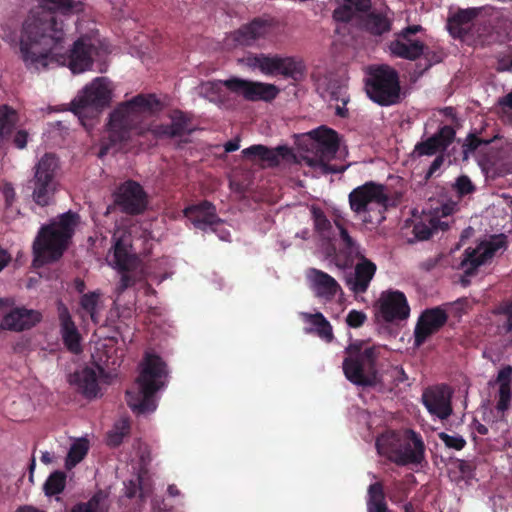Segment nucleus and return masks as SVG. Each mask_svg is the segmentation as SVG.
Segmentation results:
<instances>
[{"label": "nucleus", "mask_w": 512, "mask_h": 512, "mask_svg": "<svg viewBox=\"0 0 512 512\" xmlns=\"http://www.w3.org/2000/svg\"><path fill=\"white\" fill-rule=\"evenodd\" d=\"M66 31L55 23L39 22L32 16L19 39L22 61L29 70L40 71L54 66L67 67L73 74L90 71L95 60L109 52L108 46L94 28L80 33L64 52Z\"/></svg>", "instance_id": "f257e3e1"}, {"label": "nucleus", "mask_w": 512, "mask_h": 512, "mask_svg": "<svg viewBox=\"0 0 512 512\" xmlns=\"http://www.w3.org/2000/svg\"><path fill=\"white\" fill-rule=\"evenodd\" d=\"M160 106L153 94H139L118 104L109 115L99 157H104L111 147L127 142L132 135H144L151 131L156 137H172L192 131L186 115L180 111L173 112L170 125H145L144 119L159 111Z\"/></svg>", "instance_id": "f03ea898"}, {"label": "nucleus", "mask_w": 512, "mask_h": 512, "mask_svg": "<svg viewBox=\"0 0 512 512\" xmlns=\"http://www.w3.org/2000/svg\"><path fill=\"white\" fill-rule=\"evenodd\" d=\"M168 382V370L163 360L146 353L139 365V376L134 386L126 392L129 407L138 414L154 412L157 408L156 393Z\"/></svg>", "instance_id": "7ed1b4c3"}, {"label": "nucleus", "mask_w": 512, "mask_h": 512, "mask_svg": "<svg viewBox=\"0 0 512 512\" xmlns=\"http://www.w3.org/2000/svg\"><path fill=\"white\" fill-rule=\"evenodd\" d=\"M78 222L79 216L69 211L40 228L33 242V262L36 267L57 261L63 255Z\"/></svg>", "instance_id": "20e7f679"}, {"label": "nucleus", "mask_w": 512, "mask_h": 512, "mask_svg": "<svg viewBox=\"0 0 512 512\" xmlns=\"http://www.w3.org/2000/svg\"><path fill=\"white\" fill-rule=\"evenodd\" d=\"M298 145L306 151H315L313 157L304 156L303 165L309 170L305 171L312 177H319L329 173H341L346 167L330 165L329 161L340 151V139L332 129L319 127L298 137Z\"/></svg>", "instance_id": "39448f33"}, {"label": "nucleus", "mask_w": 512, "mask_h": 512, "mask_svg": "<svg viewBox=\"0 0 512 512\" xmlns=\"http://www.w3.org/2000/svg\"><path fill=\"white\" fill-rule=\"evenodd\" d=\"M131 248V234L125 229L117 228L113 234V246L107 256V262L113 269L122 273L116 288L118 294L133 285L136 280L145 278L147 274Z\"/></svg>", "instance_id": "423d86ee"}, {"label": "nucleus", "mask_w": 512, "mask_h": 512, "mask_svg": "<svg viewBox=\"0 0 512 512\" xmlns=\"http://www.w3.org/2000/svg\"><path fill=\"white\" fill-rule=\"evenodd\" d=\"M131 248V234L125 229L117 228L113 234V246L107 256V262L113 269L122 273L116 288L118 294L133 285L136 280L145 278L147 274Z\"/></svg>", "instance_id": "0eeeda50"}, {"label": "nucleus", "mask_w": 512, "mask_h": 512, "mask_svg": "<svg viewBox=\"0 0 512 512\" xmlns=\"http://www.w3.org/2000/svg\"><path fill=\"white\" fill-rule=\"evenodd\" d=\"M380 455L398 465L418 464L424 457V443L420 435L412 430L386 431L376 440Z\"/></svg>", "instance_id": "6e6552de"}, {"label": "nucleus", "mask_w": 512, "mask_h": 512, "mask_svg": "<svg viewBox=\"0 0 512 512\" xmlns=\"http://www.w3.org/2000/svg\"><path fill=\"white\" fill-rule=\"evenodd\" d=\"M112 93V82L107 77H96L72 100V111L86 129L93 126L94 119L110 104Z\"/></svg>", "instance_id": "1a4fd4ad"}, {"label": "nucleus", "mask_w": 512, "mask_h": 512, "mask_svg": "<svg viewBox=\"0 0 512 512\" xmlns=\"http://www.w3.org/2000/svg\"><path fill=\"white\" fill-rule=\"evenodd\" d=\"M382 348L357 342L347 347L348 356L343 362L346 378L360 386L372 385L376 380V361L381 356Z\"/></svg>", "instance_id": "9d476101"}, {"label": "nucleus", "mask_w": 512, "mask_h": 512, "mask_svg": "<svg viewBox=\"0 0 512 512\" xmlns=\"http://www.w3.org/2000/svg\"><path fill=\"white\" fill-rule=\"evenodd\" d=\"M351 209L369 223H381L389 205V195L384 185L367 182L349 194Z\"/></svg>", "instance_id": "9b49d317"}, {"label": "nucleus", "mask_w": 512, "mask_h": 512, "mask_svg": "<svg viewBox=\"0 0 512 512\" xmlns=\"http://www.w3.org/2000/svg\"><path fill=\"white\" fill-rule=\"evenodd\" d=\"M59 172L60 162L55 154L45 153L36 161L30 183L32 199L37 205L44 207L53 202L60 188Z\"/></svg>", "instance_id": "f8f14e48"}, {"label": "nucleus", "mask_w": 512, "mask_h": 512, "mask_svg": "<svg viewBox=\"0 0 512 512\" xmlns=\"http://www.w3.org/2000/svg\"><path fill=\"white\" fill-rule=\"evenodd\" d=\"M343 249L350 261L358 260L354 270L346 277V285L354 294L365 293L376 273L375 263L367 259L362 248L352 239L346 229L337 224Z\"/></svg>", "instance_id": "ddd939ff"}, {"label": "nucleus", "mask_w": 512, "mask_h": 512, "mask_svg": "<svg viewBox=\"0 0 512 512\" xmlns=\"http://www.w3.org/2000/svg\"><path fill=\"white\" fill-rule=\"evenodd\" d=\"M366 92L371 100L380 105L397 103L400 98V86L396 71L386 65L370 67L366 79Z\"/></svg>", "instance_id": "4468645a"}, {"label": "nucleus", "mask_w": 512, "mask_h": 512, "mask_svg": "<svg viewBox=\"0 0 512 512\" xmlns=\"http://www.w3.org/2000/svg\"><path fill=\"white\" fill-rule=\"evenodd\" d=\"M457 210V202L448 200L439 207L423 211L419 220L413 224L414 237L409 239V242L427 240L434 232L445 230L450 223L451 216Z\"/></svg>", "instance_id": "2eb2a0df"}, {"label": "nucleus", "mask_w": 512, "mask_h": 512, "mask_svg": "<svg viewBox=\"0 0 512 512\" xmlns=\"http://www.w3.org/2000/svg\"><path fill=\"white\" fill-rule=\"evenodd\" d=\"M505 248V237L493 235L465 249L459 269L465 276L472 275L480 266L490 262L497 252Z\"/></svg>", "instance_id": "dca6fc26"}, {"label": "nucleus", "mask_w": 512, "mask_h": 512, "mask_svg": "<svg viewBox=\"0 0 512 512\" xmlns=\"http://www.w3.org/2000/svg\"><path fill=\"white\" fill-rule=\"evenodd\" d=\"M95 367H85L76 371L70 377V382L87 398H96L100 395L99 377L105 374V369L115 366L116 360L110 361V356L105 358L99 352L93 353Z\"/></svg>", "instance_id": "f3484780"}, {"label": "nucleus", "mask_w": 512, "mask_h": 512, "mask_svg": "<svg viewBox=\"0 0 512 512\" xmlns=\"http://www.w3.org/2000/svg\"><path fill=\"white\" fill-rule=\"evenodd\" d=\"M38 5L29 11V14L23 22L19 39L23 36L25 26L32 16L39 19V22L55 23L57 26L64 27L62 20L58 21L55 14L70 16L83 10V4L77 0H37Z\"/></svg>", "instance_id": "a211bd4d"}, {"label": "nucleus", "mask_w": 512, "mask_h": 512, "mask_svg": "<svg viewBox=\"0 0 512 512\" xmlns=\"http://www.w3.org/2000/svg\"><path fill=\"white\" fill-rule=\"evenodd\" d=\"M463 154L466 159L475 156L478 164L486 171L495 166L503 157L495 141L494 144H491V140H482L474 135L465 140Z\"/></svg>", "instance_id": "6ab92c4d"}, {"label": "nucleus", "mask_w": 512, "mask_h": 512, "mask_svg": "<svg viewBox=\"0 0 512 512\" xmlns=\"http://www.w3.org/2000/svg\"><path fill=\"white\" fill-rule=\"evenodd\" d=\"M422 29L420 25H413L403 29L395 40L389 44V51L392 55L408 60H415L423 54L424 44L415 37V34Z\"/></svg>", "instance_id": "aec40b11"}, {"label": "nucleus", "mask_w": 512, "mask_h": 512, "mask_svg": "<svg viewBox=\"0 0 512 512\" xmlns=\"http://www.w3.org/2000/svg\"><path fill=\"white\" fill-rule=\"evenodd\" d=\"M377 306L379 315L386 322L404 320L410 314L406 296L398 290L383 291L378 299Z\"/></svg>", "instance_id": "412c9836"}, {"label": "nucleus", "mask_w": 512, "mask_h": 512, "mask_svg": "<svg viewBox=\"0 0 512 512\" xmlns=\"http://www.w3.org/2000/svg\"><path fill=\"white\" fill-rule=\"evenodd\" d=\"M452 391L445 385H436L424 390L422 403L430 415L439 420H446L452 414Z\"/></svg>", "instance_id": "4be33fe9"}, {"label": "nucleus", "mask_w": 512, "mask_h": 512, "mask_svg": "<svg viewBox=\"0 0 512 512\" xmlns=\"http://www.w3.org/2000/svg\"><path fill=\"white\" fill-rule=\"evenodd\" d=\"M226 84L229 90L243 95L244 98L250 101H270L279 92V89L273 84L246 81L239 78L228 79Z\"/></svg>", "instance_id": "5701e85b"}, {"label": "nucleus", "mask_w": 512, "mask_h": 512, "mask_svg": "<svg viewBox=\"0 0 512 512\" xmlns=\"http://www.w3.org/2000/svg\"><path fill=\"white\" fill-rule=\"evenodd\" d=\"M115 203L129 214L141 213L147 206L143 188L134 181H127L117 189Z\"/></svg>", "instance_id": "b1692460"}, {"label": "nucleus", "mask_w": 512, "mask_h": 512, "mask_svg": "<svg viewBox=\"0 0 512 512\" xmlns=\"http://www.w3.org/2000/svg\"><path fill=\"white\" fill-rule=\"evenodd\" d=\"M4 315L2 328L14 331L29 329L40 322L41 313L26 308H15L7 312V301L0 299V316Z\"/></svg>", "instance_id": "393cba45"}, {"label": "nucleus", "mask_w": 512, "mask_h": 512, "mask_svg": "<svg viewBox=\"0 0 512 512\" xmlns=\"http://www.w3.org/2000/svg\"><path fill=\"white\" fill-rule=\"evenodd\" d=\"M306 279L314 295L325 301H330L342 290L332 276L316 268L306 271Z\"/></svg>", "instance_id": "a878e982"}, {"label": "nucleus", "mask_w": 512, "mask_h": 512, "mask_svg": "<svg viewBox=\"0 0 512 512\" xmlns=\"http://www.w3.org/2000/svg\"><path fill=\"white\" fill-rule=\"evenodd\" d=\"M446 319L445 311L440 308L426 310L419 318L415 327V345H422L431 334L436 332L446 322Z\"/></svg>", "instance_id": "bb28decb"}, {"label": "nucleus", "mask_w": 512, "mask_h": 512, "mask_svg": "<svg viewBox=\"0 0 512 512\" xmlns=\"http://www.w3.org/2000/svg\"><path fill=\"white\" fill-rule=\"evenodd\" d=\"M58 314L60 320V333L66 348L74 353L78 354L82 351L81 336L77 327L71 319V315L67 307L59 303Z\"/></svg>", "instance_id": "cd10ccee"}, {"label": "nucleus", "mask_w": 512, "mask_h": 512, "mask_svg": "<svg viewBox=\"0 0 512 512\" xmlns=\"http://www.w3.org/2000/svg\"><path fill=\"white\" fill-rule=\"evenodd\" d=\"M455 132L449 126L442 127L439 132L426 141L415 146L414 153L418 156H432L444 151L454 138Z\"/></svg>", "instance_id": "c85d7f7f"}, {"label": "nucleus", "mask_w": 512, "mask_h": 512, "mask_svg": "<svg viewBox=\"0 0 512 512\" xmlns=\"http://www.w3.org/2000/svg\"><path fill=\"white\" fill-rule=\"evenodd\" d=\"M184 214L196 228L205 232H207L208 228L212 227L214 224H219V218L216 216L215 207L207 201L187 207L184 210Z\"/></svg>", "instance_id": "c756f323"}, {"label": "nucleus", "mask_w": 512, "mask_h": 512, "mask_svg": "<svg viewBox=\"0 0 512 512\" xmlns=\"http://www.w3.org/2000/svg\"><path fill=\"white\" fill-rule=\"evenodd\" d=\"M271 31V25L264 20H254L234 33V40L239 45H253L264 39Z\"/></svg>", "instance_id": "7c9ffc66"}, {"label": "nucleus", "mask_w": 512, "mask_h": 512, "mask_svg": "<svg viewBox=\"0 0 512 512\" xmlns=\"http://www.w3.org/2000/svg\"><path fill=\"white\" fill-rule=\"evenodd\" d=\"M478 14L476 8L460 10L452 15L447 22V28L453 37L464 38L470 31L473 19Z\"/></svg>", "instance_id": "2f4dec72"}, {"label": "nucleus", "mask_w": 512, "mask_h": 512, "mask_svg": "<svg viewBox=\"0 0 512 512\" xmlns=\"http://www.w3.org/2000/svg\"><path fill=\"white\" fill-rule=\"evenodd\" d=\"M316 86L322 98L340 100L343 104L347 103L344 80L332 75L325 76L317 80Z\"/></svg>", "instance_id": "473e14b6"}, {"label": "nucleus", "mask_w": 512, "mask_h": 512, "mask_svg": "<svg viewBox=\"0 0 512 512\" xmlns=\"http://www.w3.org/2000/svg\"><path fill=\"white\" fill-rule=\"evenodd\" d=\"M512 366L507 365L498 371L495 384L498 385V401L496 408L498 411L504 412L510 405L512 396Z\"/></svg>", "instance_id": "72a5a7b5"}, {"label": "nucleus", "mask_w": 512, "mask_h": 512, "mask_svg": "<svg viewBox=\"0 0 512 512\" xmlns=\"http://www.w3.org/2000/svg\"><path fill=\"white\" fill-rule=\"evenodd\" d=\"M371 5L370 0H343V4L334 11V19L349 22L354 18L362 19V13Z\"/></svg>", "instance_id": "f704fd0d"}, {"label": "nucleus", "mask_w": 512, "mask_h": 512, "mask_svg": "<svg viewBox=\"0 0 512 512\" xmlns=\"http://www.w3.org/2000/svg\"><path fill=\"white\" fill-rule=\"evenodd\" d=\"M303 321L309 325L307 332H315L320 338L329 342L333 338L332 326L323 316L322 313L310 314L306 312L300 313Z\"/></svg>", "instance_id": "c9c22d12"}, {"label": "nucleus", "mask_w": 512, "mask_h": 512, "mask_svg": "<svg viewBox=\"0 0 512 512\" xmlns=\"http://www.w3.org/2000/svg\"><path fill=\"white\" fill-rule=\"evenodd\" d=\"M278 74L292 78L296 81L301 80L304 76V62L292 56L277 55Z\"/></svg>", "instance_id": "e433bc0d"}, {"label": "nucleus", "mask_w": 512, "mask_h": 512, "mask_svg": "<svg viewBox=\"0 0 512 512\" xmlns=\"http://www.w3.org/2000/svg\"><path fill=\"white\" fill-rule=\"evenodd\" d=\"M226 89H229L225 81H207L198 87V93L201 97L210 102L223 103L226 99Z\"/></svg>", "instance_id": "4c0bfd02"}, {"label": "nucleus", "mask_w": 512, "mask_h": 512, "mask_svg": "<svg viewBox=\"0 0 512 512\" xmlns=\"http://www.w3.org/2000/svg\"><path fill=\"white\" fill-rule=\"evenodd\" d=\"M246 64L253 69H259L264 75H278L277 55L258 54L249 56L246 58Z\"/></svg>", "instance_id": "58836bf2"}, {"label": "nucleus", "mask_w": 512, "mask_h": 512, "mask_svg": "<svg viewBox=\"0 0 512 512\" xmlns=\"http://www.w3.org/2000/svg\"><path fill=\"white\" fill-rule=\"evenodd\" d=\"M18 122L17 112L7 105L0 107V147L11 137Z\"/></svg>", "instance_id": "ea45409f"}, {"label": "nucleus", "mask_w": 512, "mask_h": 512, "mask_svg": "<svg viewBox=\"0 0 512 512\" xmlns=\"http://www.w3.org/2000/svg\"><path fill=\"white\" fill-rule=\"evenodd\" d=\"M367 511L368 512H389L383 486L375 482L368 487L367 492Z\"/></svg>", "instance_id": "a19ab883"}, {"label": "nucleus", "mask_w": 512, "mask_h": 512, "mask_svg": "<svg viewBox=\"0 0 512 512\" xmlns=\"http://www.w3.org/2000/svg\"><path fill=\"white\" fill-rule=\"evenodd\" d=\"M80 306L94 323H98L99 313L103 308L100 291L97 290L83 294L80 299Z\"/></svg>", "instance_id": "79ce46f5"}, {"label": "nucleus", "mask_w": 512, "mask_h": 512, "mask_svg": "<svg viewBox=\"0 0 512 512\" xmlns=\"http://www.w3.org/2000/svg\"><path fill=\"white\" fill-rule=\"evenodd\" d=\"M89 450V442L86 438H79L75 440L68 452L65 467L67 469H72L79 462L83 460Z\"/></svg>", "instance_id": "37998d69"}, {"label": "nucleus", "mask_w": 512, "mask_h": 512, "mask_svg": "<svg viewBox=\"0 0 512 512\" xmlns=\"http://www.w3.org/2000/svg\"><path fill=\"white\" fill-rule=\"evenodd\" d=\"M363 27L374 35H381L390 30V21L381 14L371 13L362 19Z\"/></svg>", "instance_id": "c03bdc74"}, {"label": "nucleus", "mask_w": 512, "mask_h": 512, "mask_svg": "<svg viewBox=\"0 0 512 512\" xmlns=\"http://www.w3.org/2000/svg\"><path fill=\"white\" fill-rule=\"evenodd\" d=\"M494 316L499 333H508L512 330V303L500 305Z\"/></svg>", "instance_id": "a18cd8bd"}, {"label": "nucleus", "mask_w": 512, "mask_h": 512, "mask_svg": "<svg viewBox=\"0 0 512 512\" xmlns=\"http://www.w3.org/2000/svg\"><path fill=\"white\" fill-rule=\"evenodd\" d=\"M291 156L292 152L287 146H278L273 149L267 147L262 161L269 166H276L281 160L289 159Z\"/></svg>", "instance_id": "49530a36"}, {"label": "nucleus", "mask_w": 512, "mask_h": 512, "mask_svg": "<svg viewBox=\"0 0 512 512\" xmlns=\"http://www.w3.org/2000/svg\"><path fill=\"white\" fill-rule=\"evenodd\" d=\"M66 476L62 472L52 473L44 484L46 495L53 496L61 493L65 488Z\"/></svg>", "instance_id": "de8ad7c7"}, {"label": "nucleus", "mask_w": 512, "mask_h": 512, "mask_svg": "<svg viewBox=\"0 0 512 512\" xmlns=\"http://www.w3.org/2000/svg\"><path fill=\"white\" fill-rule=\"evenodd\" d=\"M129 421L128 419L126 418H121L120 420H118L113 428L109 431L108 433V437H107V440H108V443L109 445L111 446H117L119 445L124 436H126L129 432Z\"/></svg>", "instance_id": "09e8293b"}, {"label": "nucleus", "mask_w": 512, "mask_h": 512, "mask_svg": "<svg viewBox=\"0 0 512 512\" xmlns=\"http://www.w3.org/2000/svg\"><path fill=\"white\" fill-rule=\"evenodd\" d=\"M313 218L316 230L320 233L323 238H330L329 230L331 229V223L326 216L318 209H313Z\"/></svg>", "instance_id": "8fccbe9b"}, {"label": "nucleus", "mask_w": 512, "mask_h": 512, "mask_svg": "<svg viewBox=\"0 0 512 512\" xmlns=\"http://www.w3.org/2000/svg\"><path fill=\"white\" fill-rule=\"evenodd\" d=\"M137 482L138 483H135L134 481L130 480L128 482H125L124 483V486H125V495L127 497H133L135 496L136 492L139 490L140 491V497L141 498H144L147 491L144 487V479H143V476L140 474L138 475L137 477Z\"/></svg>", "instance_id": "3c124183"}, {"label": "nucleus", "mask_w": 512, "mask_h": 512, "mask_svg": "<svg viewBox=\"0 0 512 512\" xmlns=\"http://www.w3.org/2000/svg\"><path fill=\"white\" fill-rule=\"evenodd\" d=\"M439 437L447 447L456 450H461L466 444L464 438L458 434L449 435L447 433L442 432L439 434Z\"/></svg>", "instance_id": "603ef678"}, {"label": "nucleus", "mask_w": 512, "mask_h": 512, "mask_svg": "<svg viewBox=\"0 0 512 512\" xmlns=\"http://www.w3.org/2000/svg\"><path fill=\"white\" fill-rule=\"evenodd\" d=\"M453 187L459 196H464L474 191V186L467 176L458 177Z\"/></svg>", "instance_id": "864d4df0"}, {"label": "nucleus", "mask_w": 512, "mask_h": 512, "mask_svg": "<svg viewBox=\"0 0 512 512\" xmlns=\"http://www.w3.org/2000/svg\"><path fill=\"white\" fill-rule=\"evenodd\" d=\"M367 320V315L363 311L351 310L347 317L346 323L351 328H358Z\"/></svg>", "instance_id": "5fc2aeb1"}, {"label": "nucleus", "mask_w": 512, "mask_h": 512, "mask_svg": "<svg viewBox=\"0 0 512 512\" xmlns=\"http://www.w3.org/2000/svg\"><path fill=\"white\" fill-rule=\"evenodd\" d=\"M266 146L264 145H252L248 148L242 150V154L244 157L249 159H260L262 161L264 157V153L266 152Z\"/></svg>", "instance_id": "6e6d98bb"}, {"label": "nucleus", "mask_w": 512, "mask_h": 512, "mask_svg": "<svg viewBox=\"0 0 512 512\" xmlns=\"http://www.w3.org/2000/svg\"><path fill=\"white\" fill-rule=\"evenodd\" d=\"M29 134L26 130L20 129L14 134L12 141L16 148L24 149L27 145Z\"/></svg>", "instance_id": "4d7b16f0"}, {"label": "nucleus", "mask_w": 512, "mask_h": 512, "mask_svg": "<svg viewBox=\"0 0 512 512\" xmlns=\"http://www.w3.org/2000/svg\"><path fill=\"white\" fill-rule=\"evenodd\" d=\"M208 231H212L216 233L220 240L229 241L230 240V232L227 230L223 224V222L219 219V224H214L212 227L208 228Z\"/></svg>", "instance_id": "13d9d810"}, {"label": "nucleus", "mask_w": 512, "mask_h": 512, "mask_svg": "<svg viewBox=\"0 0 512 512\" xmlns=\"http://www.w3.org/2000/svg\"><path fill=\"white\" fill-rule=\"evenodd\" d=\"M1 191L5 197L7 205H11L15 199V191L10 183H3L1 185Z\"/></svg>", "instance_id": "bf43d9fd"}, {"label": "nucleus", "mask_w": 512, "mask_h": 512, "mask_svg": "<svg viewBox=\"0 0 512 512\" xmlns=\"http://www.w3.org/2000/svg\"><path fill=\"white\" fill-rule=\"evenodd\" d=\"M498 103L504 114L508 115L512 113V92L500 98Z\"/></svg>", "instance_id": "052dcab7"}, {"label": "nucleus", "mask_w": 512, "mask_h": 512, "mask_svg": "<svg viewBox=\"0 0 512 512\" xmlns=\"http://www.w3.org/2000/svg\"><path fill=\"white\" fill-rule=\"evenodd\" d=\"M10 260V254L5 249L0 248V272L8 265Z\"/></svg>", "instance_id": "680f3d73"}, {"label": "nucleus", "mask_w": 512, "mask_h": 512, "mask_svg": "<svg viewBox=\"0 0 512 512\" xmlns=\"http://www.w3.org/2000/svg\"><path fill=\"white\" fill-rule=\"evenodd\" d=\"M498 70L499 71H510L512 70V57L511 58H502L498 62Z\"/></svg>", "instance_id": "e2e57ef3"}, {"label": "nucleus", "mask_w": 512, "mask_h": 512, "mask_svg": "<svg viewBox=\"0 0 512 512\" xmlns=\"http://www.w3.org/2000/svg\"><path fill=\"white\" fill-rule=\"evenodd\" d=\"M443 161H444V159L442 156L436 157L430 165L428 175L432 176L442 166Z\"/></svg>", "instance_id": "0e129e2a"}, {"label": "nucleus", "mask_w": 512, "mask_h": 512, "mask_svg": "<svg viewBox=\"0 0 512 512\" xmlns=\"http://www.w3.org/2000/svg\"><path fill=\"white\" fill-rule=\"evenodd\" d=\"M240 148V140L233 139L224 144V149L227 153L234 152Z\"/></svg>", "instance_id": "69168bd1"}, {"label": "nucleus", "mask_w": 512, "mask_h": 512, "mask_svg": "<svg viewBox=\"0 0 512 512\" xmlns=\"http://www.w3.org/2000/svg\"><path fill=\"white\" fill-rule=\"evenodd\" d=\"M474 430L481 435H485L488 433V428L485 425L481 424L480 422L474 423Z\"/></svg>", "instance_id": "338daca9"}, {"label": "nucleus", "mask_w": 512, "mask_h": 512, "mask_svg": "<svg viewBox=\"0 0 512 512\" xmlns=\"http://www.w3.org/2000/svg\"><path fill=\"white\" fill-rule=\"evenodd\" d=\"M16 512H43V511L36 509L34 507H31V506H25V507L19 508Z\"/></svg>", "instance_id": "774afa93"}]
</instances>
